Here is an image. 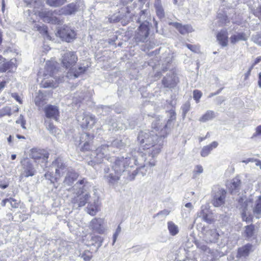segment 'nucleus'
Masks as SVG:
<instances>
[{
	"instance_id": "obj_15",
	"label": "nucleus",
	"mask_w": 261,
	"mask_h": 261,
	"mask_svg": "<svg viewBox=\"0 0 261 261\" xmlns=\"http://www.w3.org/2000/svg\"><path fill=\"white\" fill-rule=\"evenodd\" d=\"M103 224V220L102 219L95 218L90 222L89 227L94 232L100 234L104 231Z\"/></svg>"
},
{
	"instance_id": "obj_54",
	"label": "nucleus",
	"mask_w": 261,
	"mask_h": 261,
	"mask_svg": "<svg viewBox=\"0 0 261 261\" xmlns=\"http://www.w3.org/2000/svg\"><path fill=\"white\" fill-rule=\"evenodd\" d=\"M11 95L12 97L15 99L18 102H19L20 103H21V100L19 95L17 93H12Z\"/></svg>"
},
{
	"instance_id": "obj_35",
	"label": "nucleus",
	"mask_w": 261,
	"mask_h": 261,
	"mask_svg": "<svg viewBox=\"0 0 261 261\" xmlns=\"http://www.w3.org/2000/svg\"><path fill=\"white\" fill-rule=\"evenodd\" d=\"M154 6L155 8L156 13L158 16L162 18L164 17V9L161 4L160 0H157Z\"/></svg>"
},
{
	"instance_id": "obj_53",
	"label": "nucleus",
	"mask_w": 261,
	"mask_h": 261,
	"mask_svg": "<svg viewBox=\"0 0 261 261\" xmlns=\"http://www.w3.org/2000/svg\"><path fill=\"white\" fill-rule=\"evenodd\" d=\"M253 69V66H251L249 69H248V71L244 74L245 77L244 80H246L248 79V77L250 76L251 74V71Z\"/></svg>"
},
{
	"instance_id": "obj_46",
	"label": "nucleus",
	"mask_w": 261,
	"mask_h": 261,
	"mask_svg": "<svg viewBox=\"0 0 261 261\" xmlns=\"http://www.w3.org/2000/svg\"><path fill=\"white\" fill-rule=\"evenodd\" d=\"M5 201H8L11 205L12 207L16 208L18 207L19 205V203L17 201L13 198H10L9 199H5Z\"/></svg>"
},
{
	"instance_id": "obj_3",
	"label": "nucleus",
	"mask_w": 261,
	"mask_h": 261,
	"mask_svg": "<svg viewBox=\"0 0 261 261\" xmlns=\"http://www.w3.org/2000/svg\"><path fill=\"white\" fill-rule=\"evenodd\" d=\"M91 187V184L86 178L79 180L72 187L74 191L70 202L73 207L76 208L85 206L91 197L89 191Z\"/></svg>"
},
{
	"instance_id": "obj_44",
	"label": "nucleus",
	"mask_w": 261,
	"mask_h": 261,
	"mask_svg": "<svg viewBox=\"0 0 261 261\" xmlns=\"http://www.w3.org/2000/svg\"><path fill=\"white\" fill-rule=\"evenodd\" d=\"M16 123L17 124H20L22 128L26 129L25 126L26 121L22 115H20L19 118L16 121Z\"/></svg>"
},
{
	"instance_id": "obj_41",
	"label": "nucleus",
	"mask_w": 261,
	"mask_h": 261,
	"mask_svg": "<svg viewBox=\"0 0 261 261\" xmlns=\"http://www.w3.org/2000/svg\"><path fill=\"white\" fill-rule=\"evenodd\" d=\"M86 69L87 68L85 67L80 66L77 69L74 70V68H73V70L70 71L71 73H73V76L74 77H77L80 74L84 73L86 70Z\"/></svg>"
},
{
	"instance_id": "obj_57",
	"label": "nucleus",
	"mask_w": 261,
	"mask_h": 261,
	"mask_svg": "<svg viewBox=\"0 0 261 261\" xmlns=\"http://www.w3.org/2000/svg\"><path fill=\"white\" fill-rule=\"evenodd\" d=\"M6 83H7V82L6 81H4L0 82V92L5 88Z\"/></svg>"
},
{
	"instance_id": "obj_55",
	"label": "nucleus",
	"mask_w": 261,
	"mask_h": 261,
	"mask_svg": "<svg viewBox=\"0 0 261 261\" xmlns=\"http://www.w3.org/2000/svg\"><path fill=\"white\" fill-rule=\"evenodd\" d=\"M258 135H261V125L258 126L256 128V132L255 134L254 135V136H257Z\"/></svg>"
},
{
	"instance_id": "obj_5",
	"label": "nucleus",
	"mask_w": 261,
	"mask_h": 261,
	"mask_svg": "<svg viewBox=\"0 0 261 261\" xmlns=\"http://www.w3.org/2000/svg\"><path fill=\"white\" fill-rule=\"evenodd\" d=\"M212 203L215 207H219L225 203L226 191L219 186L213 189Z\"/></svg>"
},
{
	"instance_id": "obj_63",
	"label": "nucleus",
	"mask_w": 261,
	"mask_h": 261,
	"mask_svg": "<svg viewBox=\"0 0 261 261\" xmlns=\"http://www.w3.org/2000/svg\"><path fill=\"white\" fill-rule=\"evenodd\" d=\"M134 251L136 252L141 251L143 249V248L141 246H136L135 247H134Z\"/></svg>"
},
{
	"instance_id": "obj_51",
	"label": "nucleus",
	"mask_w": 261,
	"mask_h": 261,
	"mask_svg": "<svg viewBox=\"0 0 261 261\" xmlns=\"http://www.w3.org/2000/svg\"><path fill=\"white\" fill-rule=\"evenodd\" d=\"M254 15L261 20V5L257 7L253 12Z\"/></svg>"
},
{
	"instance_id": "obj_9",
	"label": "nucleus",
	"mask_w": 261,
	"mask_h": 261,
	"mask_svg": "<svg viewBox=\"0 0 261 261\" xmlns=\"http://www.w3.org/2000/svg\"><path fill=\"white\" fill-rule=\"evenodd\" d=\"M149 28L146 27L145 23L140 25L136 31L134 39L136 42H145L147 41L149 35Z\"/></svg>"
},
{
	"instance_id": "obj_29",
	"label": "nucleus",
	"mask_w": 261,
	"mask_h": 261,
	"mask_svg": "<svg viewBox=\"0 0 261 261\" xmlns=\"http://www.w3.org/2000/svg\"><path fill=\"white\" fill-rule=\"evenodd\" d=\"M217 38L219 43L222 46H226L227 45L228 36L226 31H222L220 32L217 34Z\"/></svg>"
},
{
	"instance_id": "obj_18",
	"label": "nucleus",
	"mask_w": 261,
	"mask_h": 261,
	"mask_svg": "<svg viewBox=\"0 0 261 261\" xmlns=\"http://www.w3.org/2000/svg\"><path fill=\"white\" fill-rule=\"evenodd\" d=\"M53 165L56 167V177L55 179L57 180L59 179L64 171V170H67L66 166L62 158H58L55 161L53 162Z\"/></svg>"
},
{
	"instance_id": "obj_60",
	"label": "nucleus",
	"mask_w": 261,
	"mask_h": 261,
	"mask_svg": "<svg viewBox=\"0 0 261 261\" xmlns=\"http://www.w3.org/2000/svg\"><path fill=\"white\" fill-rule=\"evenodd\" d=\"M169 214V212L167 210H164V211H161L159 213H158V215H164L165 216H167Z\"/></svg>"
},
{
	"instance_id": "obj_11",
	"label": "nucleus",
	"mask_w": 261,
	"mask_h": 261,
	"mask_svg": "<svg viewBox=\"0 0 261 261\" xmlns=\"http://www.w3.org/2000/svg\"><path fill=\"white\" fill-rule=\"evenodd\" d=\"M30 157L36 161V162L44 163L47 162L49 153L44 149L33 148L31 150Z\"/></svg>"
},
{
	"instance_id": "obj_28",
	"label": "nucleus",
	"mask_w": 261,
	"mask_h": 261,
	"mask_svg": "<svg viewBox=\"0 0 261 261\" xmlns=\"http://www.w3.org/2000/svg\"><path fill=\"white\" fill-rule=\"evenodd\" d=\"M126 144V142H124L122 140L116 139L114 140L110 146L105 145L106 146L108 147V150L107 151V154H109L108 152L109 151L115 152V150H113V147H116L118 148H121L124 147Z\"/></svg>"
},
{
	"instance_id": "obj_42",
	"label": "nucleus",
	"mask_w": 261,
	"mask_h": 261,
	"mask_svg": "<svg viewBox=\"0 0 261 261\" xmlns=\"http://www.w3.org/2000/svg\"><path fill=\"white\" fill-rule=\"evenodd\" d=\"M10 63L8 62H6V60L4 59V60L0 63V71H6L10 68Z\"/></svg>"
},
{
	"instance_id": "obj_50",
	"label": "nucleus",
	"mask_w": 261,
	"mask_h": 261,
	"mask_svg": "<svg viewBox=\"0 0 261 261\" xmlns=\"http://www.w3.org/2000/svg\"><path fill=\"white\" fill-rule=\"evenodd\" d=\"M100 110H102V112H105L106 114L111 112V108L109 106H101L98 107V111H100Z\"/></svg>"
},
{
	"instance_id": "obj_7",
	"label": "nucleus",
	"mask_w": 261,
	"mask_h": 261,
	"mask_svg": "<svg viewBox=\"0 0 261 261\" xmlns=\"http://www.w3.org/2000/svg\"><path fill=\"white\" fill-rule=\"evenodd\" d=\"M76 118L83 128H91L96 122L95 116L90 114L83 113L78 115Z\"/></svg>"
},
{
	"instance_id": "obj_34",
	"label": "nucleus",
	"mask_w": 261,
	"mask_h": 261,
	"mask_svg": "<svg viewBox=\"0 0 261 261\" xmlns=\"http://www.w3.org/2000/svg\"><path fill=\"white\" fill-rule=\"evenodd\" d=\"M215 117V112L213 111L208 110L200 118L199 121L202 122H205L211 120Z\"/></svg>"
},
{
	"instance_id": "obj_32",
	"label": "nucleus",
	"mask_w": 261,
	"mask_h": 261,
	"mask_svg": "<svg viewBox=\"0 0 261 261\" xmlns=\"http://www.w3.org/2000/svg\"><path fill=\"white\" fill-rule=\"evenodd\" d=\"M25 3L30 8L39 9L42 5V0H23Z\"/></svg>"
},
{
	"instance_id": "obj_8",
	"label": "nucleus",
	"mask_w": 261,
	"mask_h": 261,
	"mask_svg": "<svg viewBox=\"0 0 261 261\" xmlns=\"http://www.w3.org/2000/svg\"><path fill=\"white\" fill-rule=\"evenodd\" d=\"M57 34L63 40L70 42L75 38V31L67 25H64L58 29Z\"/></svg>"
},
{
	"instance_id": "obj_43",
	"label": "nucleus",
	"mask_w": 261,
	"mask_h": 261,
	"mask_svg": "<svg viewBox=\"0 0 261 261\" xmlns=\"http://www.w3.org/2000/svg\"><path fill=\"white\" fill-rule=\"evenodd\" d=\"M11 115V109L9 107H5L0 109V117L6 115L10 116Z\"/></svg>"
},
{
	"instance_id": "obj_22",
	"label": "nucleus",
	"mask_w": 261,
	"mask_h": 261,
	"mask_svg": "<svg viewBox=\"0 0 261 261\" xmlns=\"http://www.w3.org/2000/svg\"><path fill=\"white\" fill-rule=\"evenodd\" d=\"M169 24L175 27L182 35L192 32L193 31L190 25H182L181 23L176 22H169Z\"/></svg>"
},
{
	"instance_id": "obj_59",
	"label": "nucleus",
	"mask_w": 261,
	"mask_h": 261,
	"mask_svg": "<svg viewBox=\"0 0 261 261\" xmlns=\"http://www.w3.org/2000/svg\"><path fill=\"white\" fill-rule=\"evenodd\" d=\"M255 160V159L254 158H249L246 160H243L242 162L245 163L246 164H248L249 162H254Z\"/></svg>"
},
{
	"instance_id": "obj_1",
	"label": "nucleus",
	"mask_w": 261,
	"mask_h": 261,
	"mask_svg": "<svg viewBox=\"0 0 261 261\" xmlns=\"http://www.w3.org/2000/svg\"><path fill=\"white\" fill-rule=\"evenodd\" d=\"M153 138L150 137L147 132H139L138 141L142 145L143 151L134 150L125 158L110 156L107 154L108 147L101 145L91 153L93 157L92 163L101 164L100 168L103 171V178L110 185L117 184L121 177L125 181L133 180L138 174L137 170L131 172L134 165H142L139 168L141 171L145 167H152L155 165V158L160 152L161 142L150 146V142Z\"/></svg>"
},
{
	"instance_id": "obj_27",
	"label": "nucleus",
	"mask_w": 261,
	"mask_h": 261,
	"mask_svg": "<svg viewBox=\"0 0 261 261\" xmlns=\"http://www.w3.org/2000/svg\"><path fill=\"white\" fill-rule=\"evenodd\" d=\"M99 204L97 200H94L93 203H89L87 207V213L91 215L95 216L98 212Z\"/></svg>"
},
{
	"instance_id": "obj_39",
	"label": "nucleus",
	"mask_w": 261,
	"mask_h": 261,
	"mask_svg": "<svg viewBox=\"0 0 261 261\" xmlns=\"http://www.w3.org/2000/svg\"><path fill=\"white\" fill-rule=\"evenodd\" d=\"M254 231V226L253 225H248L246 226L245 234L246 237L250 238L253 236Z\"/></svg>"
},
{
	"instance_id": "obj_19",
	"label": "nucleus",
	"mask_w": 261,
	"mask_h": 261,
	"mask_svg": "<svg viewBox=\"0 0 261 261\" xmlns=\"http://www.w3.org/2000/svg\"><path fill=\"white\" fill-rule=\"evenodd\" d=\"M106 124L108 125L109 130H122L126 128L124 124L120 123L119 120L114 118H109Z\"/></svg>"
},
{
	"instance_id": "obj_37",
	"label": "nucleus",
	"mask_w": 261,
	"mask_h": 261,
	"mask_svg": "<svg viewBox=\"0 0 261 261\" xmlns=\"http://www.w3.org/2000/svg\"><path fill=\"white\" fill-rule=\"evenodd\" d=\"M45 1L48 5L51 7H58L64 4L67 0H45Z\"/></svg>"
},
{
	"instance_id": "obj_62",
	"label": "nucleus",
	"mask_w": 261,
	"mask_h": 261,
	"mask_svg": "<svg viewBox=\"0 0 261 261\" xmlns=\"http://www.w3.org/2000/svg\"><path fill=\"white\" fill-rule=\"evenodd\" d=\"M254 162L255 163V165L257 166H259V168L261 169V161L255 159Z\"/></svg>"
},
{
	"instance_id": "obj_26",
	"label": "nucleus",
	"mask_w": 261,
	"mask_h": 261,
	"mask_svg": "<svg viewBox=\"0 0 261 261\" xmlns=\"http://www.w3.org/2000/svg\"><path fill=\"white\" fill-rule=\"evenodd\" d=\"M241 184L240 179L236 177L232 179L229 185H227L229 190L231 193L234 192H238L240 189V187Z\"/></svg>"
},
{
	"instance_id": "obj_36",
	"label": "nucleus",
	"mask_w": 261,
	"mask_h": 261,
	"mask_svg": "<svg viewBox=\"0 0 261 261\" xmlns=\"http://www.w3.org/2000/svg\"><path fill=\"white\" fill-rule=\"evenodd\" d=\"M46 128L53 135H56L57 133L58 129L50 120H45L44 122Z\"/></svg>"
},
{
	"instance_id": "obj_10",
	"label": "nucleus",
	"mask_w": 261,
	"mask_h": 261,
	"mask_svg": "<svg viewBox=\"0 0 261 261\" xmlns=\"http://www.w3.org/2000/svg\"><path fill=\"white\" fill-rule=\"evenodd\" d=\"M20 163L22 167V171L21 176L25 177L32 176L35 175L36 170L33 166V163L28 158H24L20 161Z\"/></svg>"
},
{
	"instance_id": "obj_31",
	"label": "nucleus",
	"mask_w": 261,
	"mask_h": 261,
	"mask_svg": "<svg viewBox=\"0 0 261 261\" xmlns=\"http://www.w3.org/2000/svg\"><path fill=\"white\" fill-rule=\"evenodd\" d=\"M247 39V36L244 33H238L236 35H233L230 38L231 43L234 44L239 41H245Z\"/></svg>"
},
{
	"instance_id": "obj_6",
	"label": "nucleus",
	"mask_w": 261,
	"mask_h": 261,
	"mask_svg": "<svg viewBox=\"0 0 261 261\" xmlns=\"http://www.w3.org/2000/svg\"><path fill=\"white\" fill-rule=\"evenodd\" d=\"M77 61V57L73 51H67L62 57L63 66L69 70H73V67Z\"/></svg>"
},
{
	"instance_id": "obj_20",
	"label": "nucleus",
	"mask_w": 261,
	"mask_h": 261,
	"mask_svg": "<svg viewBox=\"0 0 261 261\" xmlns=\"http://www.w3.org/2000/svg\"><path fill=\"white\" fill-rule=\"evenodd\" d=\"M204 235V240L207 243H216L219 238V234L215 229L206 230Z\"/></svg>"
},
{
	"instance_id": "obj_52",
	"label": "nucleus",
	"mask_w": 261,
	"mask_h": 261,
	"mask_svg": "<svg viewBox=\"0 0 261 261\" xmlns=\"http://www.w3.org/2000/svg\"><path fill=\"white\" fill-rule=\"evenodd\" d=\"M254 42L259 45H261V36L256 35L253 37Z\"/></svg>"
},
{
	"instance_id": "obj_12",
	"label": "nucleus",
	"mask_w": 261,
	"mask_h": 261,
	"mask_svg": "<svg viewBox=\"0 0 261 261\" xmlns=\"http://www.w3.org/2000/svg\"><path fill=\"white\" fill-rule=\"evenodd\" d=\"M39 15L43 21L47 23L56 24L59 23L60 21L59 19L55 15H59L55 12V10L53 11L44 10L40 12Z\"/></svg>"
},
{
	"instance_id": "obj_56",
	"label": "nucleus",
	"mask_w": 261,
	"mask_h": 261,
	"mask_svg": "<svg viewBox=\"0 0 261 261\" xmlns=\"http://www.w3.org/2000/svg\"><path fill=\"white\" fill-rule=\"evenodd\" d=\"M119 234V233H117V232H116V231L113 234V241L112 245H114L115 244V243L116 241L117 238Z\"/></svg>"
},
{
	"instance_id": "obj_13",
	"label": "nucleus",
	"mask_w": 261,
	"mask_h": 261,
	"mask_svg": "<svg viewBox=\"0 0 261 261\" xmlns=\"http://www.w3.org/2000/svg\"><path fill=\"white\" fill-rule=\"evenodd\" d=\"M79 174L71 168L66 170V174L63 182L64 187H71L74 181L77 179Z\"/></svg>"
},
{
	"instance_id": "obj_21",
	"label": "nucleus",
	"mask_w": 261,
	"mask_h": 261,
	"mask_svg": "<svg viewBox=\"0 0 261 261\" xmlns=\"http://www.w3.org/2000/svg\"><path fill=\"white\" fill-rule=\"evenodd\" d=\"M177 83V79L173 74L171 75H167L166 76L164 77L162 80V84L165 88H174L176 85Z\"/></svg>"
},
{
	"instance_id": "obj_2",
	"label": "nucleus",
	"mask_w": 261,
	"mask_h": 261,
	"mask_svg": "<svg viewBox=\"0 0 261 261\" xmlns=\"http://www.w3.org/2000/svg\"><path fill=\"white\" fill-rule=\"evenodd\" d=\"M170 116L168 120L165 122L159 117L156 118L152 122L151 131L145 130L140 132H147L150 137H153V141L150 142V146L154 145L161 142L160 151L163 145V138L167 136L169 133L171 127L172 126V121L176 119V113L171 110L169 112Z\"/></svg>"
},
{
	"instance_id": "obj_16",
	"label": "nucleus",
	"mask_w": 261,
	"mask_h": 261,
	"mask_svg": "<svg viewBox=\"0 0 261 261\" xmlns=\"http://www.w3.org/2000/svg\"><path fill=\"white\" fill-rule=\"evenodd\" d=\"M78 9L76 3H72L62 7L60 10H56L55 12L59 15H71L75 13Z\"/></svg>"
},
{
	"instance_id": "obj_33",
	"label": "nucleus",
	"mask_w": 261,
	"mask_h": 261,
	"mask_svg": "<svg viewBox=\"0 0 261 261\" xmlns=\"http://www.w3.org/2000/svg\"><path fill=\"white\" fill-rule=\"evenodd\" d=\"M168 229L170 234L174 236L179 232V228L177 225L172 221H169L167 223Z\"/></svg>"
},
{
	"instance_id": "obj_25",
	"label": "nucleus",
	"mask_w": 261,
	"mask_h": 261,
	"mask_svg": "<svg viewBox=\"0 0 261 261\" xmlns=\"http://www.w3.org/2000/svg\"><path fill=\"white\" fill-rule=\"evenodd\" d=\"M253 213L256 218H261V196L257 197L253 205Z\"/></svg>"
},
{
	"instance_id": "obj_45",
	"label": "nucleus",
	"mask_w": 261,
	"mask_h": 261,
	"mask_svg": "<svg viewBox=\"0 0 261 261\" xmlns=\"http://www.w3.org/2000/svg\"><path fill=\"white\" fill-rule=\"evenodd\" d=\"M203 171V168L201 165H197L193 171V178H196L197 174L202 173Z\"/></svg>"
},
{
	"instance_id": "obj_40",
	"label": "nucleus",
	"mask_w": 261,
	"mask_h": 261,
	"mask_svg": "<svg viewBox=\"0 0 261 261\" xmlns=\"http://www.w3.org/2000/svg\"><path fill=\"white\" fill-rule=\"evenodd\" d=\"M44 95L43 94L39 92L38 95L35 98V103L37 106H42L43 105V100H44Z\"/></svg>"
},
{
	"instance_id": "obj_23",
	"label": "nucleus",
	"mask_w": 261,
	"mask_h": 261,
	"mask_svg": "<svg viewBox=\"0 0 261 261\" xmlns=\"http://www.w3.org/2000/svg\"><path fill=\"white\" fill-rule=\"evenodd\" d=\"M92 138L93 136H90L88 133H84L82 135L80 139L81 144L84 142V145L82 147V150L83 151H88L91 149L90 146L88 142Z\"/></svg>"
},
{
	"instance_id": "obj_58",
	"label": "nucleus",
	"mask_w": 261,
	"mask_h": 261,
	"mask_svg": "<svg viewBox=\"0 0 261 261\" xmlns=\"http://www.w3.org/2000/svg\"><path fill=\"white\" fill-rule=\"evenodd\" d=\"M261 61V56L258 57L256 58L255 60L254 61V63L252 65L253 66V67L257 64H258L259 62Z\"/></svg>"
},
{
	"instance_id": "obj_38",
	"label": "nucleus",
	"mask_w": 261,
	"mask_h": 261,
	"mask_svg": "<svg viewBox=\"0 0 261 261\" xmlns=\"http://www.w3.org/2000/svg\"><path fill=\"white\" fill-rule=\"evenodd\" d=\"M199 217L201 218L202 220L207 222V223H211L213 222V219L211 218L210 214H207L204 210H201Z\"/></svg>"
},
{
	"instance_id": "obj_61",
	"label": "nucleus",
	"mask_w": 261,
	"mask_h": 261,
	"mask_svg": "<svg viewBox=\"0 0 261 261\" xmlns=\"http://www.w3.org/2000/svg\"><path fill=\"white\" fill-rule=\"evenodd\" d=\"M201 249L206 252H211L210 249L208 248H207L206 246L203 245V246H201Z\"/></svg>"
},
{
	"instance_id": "obj_64",
	"label": "nucleus",
	"mask_w": 261,
	"mask_h": 261,
	"mask_svg": "<svg viewBox=\"0 0 261 261\" xmlns=\"http://www.w3.org/2000/svg\"><path fill=\"white\" fill-rule=\"evenodd\" d=\"M187 46L190 50L194 51V49H193L194 46L192 45L188 44H187Z\"/></svg>"
},
{
	"instance_id": "obj_30",
	"label": "nucleus",
	"mask_w": 261,
	"mask_h": 261,
	"mask_svg": "<svg viewBox=\"0 0 261 261\" xmlns=\"http://www.w3.org/2000/svg\"><path fill=\"white\" fill-rule=\"evenodd\" d=\"M252 247L251 245L248 244L240 248L238 250V256L241 257L248 256L251 250Z\"/></svg>"
},
{
	"instance_id": "obj_48",
	"label": "nucleus",
	"mask_w": 261,
	"mask_h": 261,
	"mask_svg": "<svg viewBox=\"0 0 261 261\" xmlns=\"http://www.w3.org/2000/svg\"><path fill=\"white\" fill-rule=\"evenodd\" d=\"M202 96V93L197 90H194L193 92V98L196 100V102L198 103L199 101V99Z\"/></svg>"
},
{
	"instance_id": "obj_24",
	"label": "nucleus",
	"mask_w": 261,
	"mask_h": 261,
	"mask_svg": "<svg viewBox=\"0 0 261 261\" xmlns=\"http://www.w3.org/2000/svg\"><path fill=\"white\" fill-rule=\"evenodd\" d=\"M218 143L216 141H214L209 145L204 146L201 149L200 154L202 157L207 156L214 149L217 147Z\"/></svg>"
},
{
	"instance_id": "obj_17",
	"label": "nucleus",
	"mask_w": 261,
	"mask_h": 261,
	"mask_svg": "<svg viewBox=\"0 0 261 261\" xmlns=\"http://www.w3.org/2000/svg\"><path fill=\"white\" fill-rule=\"evenodd\" d=\"M44 111L45 116L48 118H52L57 121L59 115V109L57 106L49 105L46 106Z\"/></svg>"
},
{
	"instance_id": "obj_14",
	"label": "nucleus",
	"mask_w": 261,
	"mask_h": 261,
	"mask_svg": "<svg viewBox=\"0 0 261 261\" xmlns=\"http://www.w3.org/2000/svg\"><path fill=\"white\" fill-rule=\"evenodd\" d=\"M132 21H136L140 25H143L145 23L146 27L149 28V23L151 20L149 11L144 10L141 11L139 16L134 15L132 18Z\"/></svg>"
},
{
	"instance_id": "obj_4",
	"label": "nucleus",
	"mask_w": 261,
	"mask_h": 261,
	"mask_svg": "<svg viewBox=\"0 0 261 261\" xmlns=\"http://www.w3.org/2000/svg\"><path fill=\"white\" fill-rule=\"evenodd\" d=\"M46 71L49 73H43V77L41 76V72H39L38 74V80H41V86L43 88H55L57 86L56 82H54V77L53 75L54 74L53 67L52 66H47L46 67Z\"/></svg>"
},
{
	"instance_id": "obj_49",
	"label": "nucleus",
	"mask_w": 261,
	"mask_h": 261,
	"mask_svg": "<svg viewBox=\"0 0 261 261\" xmlns=\"http://www.w3.org/2000/svg\"><path fill=\"white\" fill-rule=\"evenodd\" d=\"M190 107V102H186L182 107V113L184 116H186L187 112L189 111Z\"/></svg>"
},
{
	"instance_id": "obj_47",
	"label": "nucleus",
	"mask_w": 261,
	"mask_h": 261,
	"mask_svg": "<svg viewBox=\"0 0 261 261\" xmlns=\"http://www.w3.org/2000/svg\"><path fill=\"white\" fill-rule=\"evenodd\" d=\"M44 176L46 179L49 180L50 181L51 183H54L55 181L57 182V181H58V179H57V180H56L55 179V178L56 177V174L54 176L52 173H51V172H48L46 173L44 175Z\"/></svg>"
}]
</instances>
